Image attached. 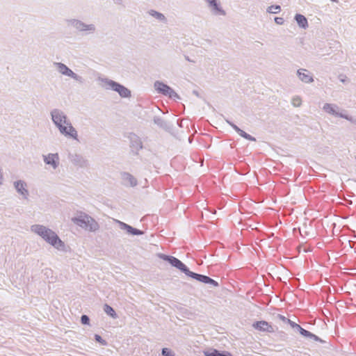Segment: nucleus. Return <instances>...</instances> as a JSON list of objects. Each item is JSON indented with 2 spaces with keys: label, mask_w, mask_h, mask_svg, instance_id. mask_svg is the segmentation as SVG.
Instances as JSON below:
<instances>
[{
  "label": "nucleus",
  "mask_w": 356,
  "mask_h": 356,
  "mask_svg": "<svg viewBox=\"0 0 356 356\" xmlns=\"http://www.w3.org/2000/svg\"><path fill=\"white\" fill-rule=\"evenodd\" d=\"M42 159L46 165L56 170L60 163V158L58 153H49L42 155Z\"/></svg>",
  "instance_id": "nucleus-10"
},
{
  "label": "nucleus",
  "mask_w": 356,
  "mask_h": 356,
  "mask_svg": "<svg viewBox=\"0 0 356 356\" xmlns=\"http://www.w3.org/2000/svg\"><path fill=\"white\" fill-rule=\"evenodd\" d=\"M266 11L269 13L277 14L281 11V7L278 5L270 6L267 8Z\"/></svg>",
  "instance_id": "nucleus-21"
},
{
  "label": "nucleus",
  "mask_w": 356,
  "mask_h": 356,
  "mask_svg": "<svg viewBox=\"0 0 356 356\" xmlns=\"http://www.w3.org/2000/svg\"><path fill=\"white\" fill-rule=\"evenodd\" d=\"M127 227H128L129 229H132V227H130V226H127Z\"/></svg>",
  "instance_id": "nucleus-35"
},
{
  "label": "nucleus",
  "mask_w": 356,
  "mask_h": 356,
  "mask_svg": "<svg viewBox=\"0 0 356 356\" xmlns=\"http://www.w3.org/2000/svg\"><path fill=\"white\" fill-rule=\"evenodd\" d=\"M98 85L105 90H112L117 92L122 97L131 96V91L124 86L106 77H98L97 79Z\"/></svg>",
  "instance_id": "nucleus-4"
},
{
  "label": "nucleus",
  "mask_w": 356,
  "mask_h": 356,
  "mask_svg": "<svg viewBox=\"0 0 356 356\" xmlns=\"http://www.w3.org/2000/svg\"><path fill=\"white\" fill-rule=\"evenodd\" d=\"M15 187L19 192H20L22 195H24L26 191L24 187V183L22 181H18L15 183Z\"/></svg>",
  "instance_id": "nucleus-25"
},
{
  "label": "nucleus",
  "mask_w": 356,
  "mask_h": 356,
  "mask_svg": "<svg viewBox=\"0 0 356 356\" xmlns=\"http://www.w3.org/2000/svg\"><path fill=\"white\" fill-rule=\"evenodd\" d=\"M104 312L113 318H116V314L114 309L108 305H104Z\"/></svg>",
  "instance_id": "nucleus-23"
},
{
  "label": "nucleus",
  "mask_w": 356,
  "mask_h": 356,
  "mask_svg": "<svg viewBox=\"0 0 356 356\" xmlns=\"http://www.w3.org/2000/svg\"><path fill=\"white\" fill-rule=\"evenodd\" d=\"M294 19L300 28L306 29L308 27L307 19L303 15L296 14Z\"/></svg>",
  "instance_id": "nucleus-18"
},
{
  "label": "nucleus",
  "mask_w": 356,
  "mask_h": 356,
  "mask_svg": "<svg viewBox=\"0 0 356 356\" xmlns=\"http://www.w3.org/2000/svg\"><path fill=\"white\" fill-rule=\"evenodd\" d=\"M169 263L176 267L177 268L179 269L180 270H181L182 272H184L186 275L188 274L189 270L187 268V267L186 266L185 264H184L180 260H179L178 259L174 257H170V260H169Z\"/></svg>",
  "instance_id": "nucleus-16"
},
{
  "label": "nucleus",
  "mask_w": 356,
  "mask_h": 356,
  "mask_svg": "<svg viewBox=\"0 0 356 356\" xmlns=\"http://www.w3.org/2000/svg\"><path fill=\"white\" fill-rule=\"evenodd\" d=\"M162 354L164 356H175L174 353L171 350L166 348H163Z\"/></svg>",
  "instance_id": "nucleus-26"
},
{
  "label": "nucleus",
  "mask_w": 356,
  "mask_h": 356,
  "mask_svg": "<svg viewBox=\"0 0 356 356\" xmlns=\"http://www.w3.org/2000/svg\"><path fill=\"white\" fill-rule=\"evenodd\" d=\"M274 20H275V22L279 25L283 24L284 22V20L282 17H275Z\"/></svg>",
  "instance_id": "nucleus-29"
},
{
  "label": "nucleus",
  "mask_w": 356,
  "mask_h": 356,
  "mask_svg": "<svg viewBox=\"0 0 356 356\" xmlns=\"http://www.w3.org/2000/svg\"><path fill=\"white\" fill-rule=\"evenodd\" d=\"M288 321H289V323L291 324V325L292 327H297L296 326V325H295V324H296L295 323L291 322L290 320H288Z\"/></svg>",
  "instance_id": "nucleus-32"
},
{
  "label": "nucleus",
  "mask_w": 356,
  "mask_h": 356,
  "mask_svg": "<svg viewBox=\"0 0 356 356\" xmlns=\"http://www.w3.org/2000/svg\"><path fill=\"white\" fill-rule=\"evenodd\" d=\"M67 24L72 26L79 33L88 36L95 34L97 32V27L95 23L86 22L79 19H70L67 21Z\"/></svg>",
  "instance_id": "nucleus-3"
},
{
  "label": "nucleus",
  "mask_w": 356,
  "mask_h": 356,
  "mask_svg": "<svg viewBox=\"0 0 356 356\" xmlns=\"http://www.w3.org/2000/svg\"><path fill=\"white\" fill-rule=\"evenodd\" d=\"M296 326L299 329V331H300V333L304 336V337H314V334H312L311 332H309V331L303 329L302 327H300L299 325L298 324H295Z\"/></svg>",
  "instance_id": "nucleus-24"
},
{
  "label": "nucleus",
  "mask_w": 356,
  "mask_h": 356,
  "mask_svg": "<svg viewBox=\"0 0 356 356\" xmlns=\"http://www.w3.org/2000/svg\"><path fill=\"white\" fill-rule=\"evenodd\" d=\"M154 124L158 125L159 127H161L165 130L168 131L171 129V127L168 124V123L167 122H165V120H163L160 117H157V116L154 117Z\"/></svg>",
  "instance_id": "nucleus-19"
},
{
  "label": "nucleus",
  "mask_w": 356,
  "mask_h": 356,
  "mask_svg": "<svg viewBox=\"0 0 356 356\" xmlns=\"http://www.w3.org/2000/svg\"><path fill=\"white\" fill-rule=\"evenodd\" d=\"M54 66L60 74L72 79L79 84H83L84 83L85 80L83 77L73 72L65 64L60 62H55L54 63Z\"/></svg>",
  "instance_id": "nucleus-7"
},
{
  "label": "nucleus",
  "mask_w": 356,
  "mask_h": 356,
  "mask_svg": "<svg viewBox=\"0 0 356 356\" xmlns=\"http://www.w3.org/2000/svg\"><path fill=\"white\" fill-rule=\"evenodd\" d=\"M129 139L130 140L131 147L133 150L138 152L143 148V143L140 137L136 134L131 133L129 135Z\"/></svg>",
  "instance_id": "nucleus-14"
},
{
  "label": "nucleus",
  "mask_w": 356,
  "mask_h": 356,
  "mask_svg": "<svg viewBox=\"0 0 356 356\" xmlns=\"http://www.w3.org/2000/svg\"><path fill=\"white\" fill-rule=\"evenodd\" d=\"M50 115L54 124L62 136L79 141L78 132L64 111L54 108L51 111Z\"/></svg>",
  "instance_id": "nucleus-1"
},
{
  "label": "nucleus",
  "mask_w": 356,
  "mask_h": 356,
  "mask_svg": "<svg viewBox=\"0 0 356 356\" xmlns=\"http://www.w3.org/2000/svg\"><path fill=\"white\" fill-rule=\"evenodd\" d=\"M154 89L157 92L161 93L163 95L168 96L170 98L176 97L179 98L178 95L175 90L168 85L163 83L161 81H156L154 84Z\"/></svg>",
  "instance_id": "nucleus-9"
},
{
  "label": "nucleus",
  "mask_w": 356,
  "mask_h": 356,
  "mask_svg": "<svg viewBox=\"0 0 356 356\" xmlns=\"http://www.w3.org/2000/svg\"><path fill=\"white\" fill-rule=\"evenodd\" d=\"M332 1L337 2L338 0H331Z\"/></svg>",
  "instance_id": "nucleus-36"
},
{
  "label": "nucleus",
  "mask_w": 356,
  "mask_h": 356,
  "mask_svg": "<svg viewBox=\"0 0 356 356\" xmlns=\"http://www.w3.org/2000/svg\"><path fill=\"white\" fill-rule=\"evenodd\" d=\"M95 339L97 341L102 343V344H105L106 342L102 339V337L99 335H95Z\"/></svg>",
  "instance_id": "nucleus-31"
},
{
  "label": "nucleus",
  "mask_w": 356,
  "mask_h": 356,
  "mask_svg": "<svg viewBox=\"0 0 356 356\" xmlns=\"http://www.w3.org/2000/svg\"><path fill=\"white\" fill-rule=\"evenodd\" d=\"M72 220L77 225L90 232L96 231L99 228L98 223L86 214H81L80 216L73 218Z\"/></svg>",
  "instance_id": "nucleus-6"
},
{
  "label": "nucleus",
  "mask_w": 356,
  "mask_h": 356,
  "mask_svg": "<svg viewBox=\"0 0 356 356\" xmlns=\"http://www.w3.org/2000/svg\"><path fill=\"white\" fill-rule=\"evenodd\" d=\"M3 177V168L0 166V178Z\"/></svg>",
  "instance_id": "nucleus-34"
},
{
  "label": "nucleus",
  "mask_w": 356,
  "mask_h": 356,
  "mask_svg": "<svg viewBox=\"0 0 356 356\" xmlns=\"http://www.w3.org/2000/svg\"><path fill=\"white\" fill-rule=\"evenodd\" d=\"M149 14L155 17L156 19H157L160 22H166V18L165 17V15L161 13H159L156 10H150L149 11Z\"/></svg>",
  "instance_id": "nucleus-20"
},
{
  "label": "nucleus",
  "mask_w": 356,
  "mask_h": 356,
  "mask_svg": "<svg viewBox=\"0 0 356 356\" xmlns=\"http://www.w3.org/2000/svg\"><path fill=\"white\" fill-rule=\"evenodd\" d=\"M171 256H168L165 254H159V257L165 261H168L169 262L170 258Z\"/></svg>",
  "instance_id": "nucleus-30"
},
{
  "label": "nucleus",
  "mask_w": 356,
  "mask_h": 356,
  "mask_svg": "<svg viewBox=\"0 0 356 356\" xmlns=\"http://www.w3.org/2000/svg\"><path fill=\"white\" fill-rule=\"evenodd\" d=\"M115 3L116 4H120L122 2V0H113Z\"/></svg>",
  "instance_id": "nucleus-33"
},
{
  "label": "nucleus",
  "mask_w": 356,
  "mask_h": 356,
  "mask_svg": "<svg viewBox=\"0 0 356 356\" xmlns=\"http://www.w3.org/2000/svg\"><path fill=\"white\" fill-rule=\"evenodd\" d=\"M291 104L294 107H300L302 104V98L298 95L293 97Z\"/></svg>",
  "instance_id": "nucleus-22"
},
{
  "label": "nucleus",
  "mask_w": 356,
  "mask_h": 356,
  "mask_svg": "<svg viewBox=\"0 0 356 356\" xmlns=\"http://www.w3.org/2000/svg\"><path fill=\"white\" fill-rule=\"evenodd\" d=\"M297 76L305 83H311L314 81L312 74L306 69L301 68L298 70Z\"/></svg>",
  "instance_id": "nucleus-12"
},
{
  "label": "nucleus",
  "mask_w": 356,
  "mask_h": 356,
  "mask_svg": "<svg viewBox=\"0 0 356 356\" xmlns=\"http://www.w3.org/2000/svg\"><path fill=\"white\" fill-rule=\"evenodd\" d=\"M207 3L208 9L213 16H225L226 11L223 9L219 0H204Z\"/></svg>",
  "instance_id": "nucleus-8"
},
{
  "label": "nucleus",
  "mask_w": 356,
  "mask_h": 356,
  "mask_svg": "<svg viewBox=\"0 0 356 356\" xmlns=\"http://www.w3.org/2000/svg\"><path fill=\"white\" fill-rule=\"evenodd\" d=\"M69 159L74 165L80 167H86L88 163V160L85 157H83L81 154L76 153L70 154Z\"/></svg>",
  "instance_id": "nucleus-11"
},
{
  "label": "nucleus",
  "mask_w": 356,
  "mask_h": 356,
  "mask_svg": "<svg viewBox=\"0 0 356 356\" xmlns=\"http://www.w3.org/2000/svg\"><path fill=\"white\" fill-rule=\"evenodd\" d=\"M31 230L41 236L47 242L55 248L60 249L64 247V243L58 237L56 234L49 229L40 225H35L31 227Z\"/></svg>",
  "instance_id": "nucleus-2"
},
{
  "label": "nucleus",
  "mask_w": 356,
  "mask_h": 356,
  "mask_svg": "<svg viewBox=\"0 0 356 356\" xmlns=\"http://www.w3.org/2000/svg\"><path fill=\"white\" fill-rule=\"evenodd\" d=\"M322 109L329 115L346 119L352 124H356V118L348 115L345 110H341L340 111L339 107L335 104L325 103L323 106Z\"/></svg>",
  "instance_id": "nucleus-5"
},
{
  "label": "nucleus",
  "mask_w": 356,
  "mask_h": 356,
  "mask_svg": "<svg viewBox=\"0 0 356 356\" xmlns=\"http://www.w3.org/2000/svg\"><path fill=\"white\" fill-rule=\"evenodd\" d=\"M206 356H219L220 352L217 350H212L211 351H208L204 353Z\"/></svg>",
  "instance_id": "nucleus-27"
},
{
  "label": "nucleus",
  "mask_w": 356,
  "mask_h": 356,
  "mask_svg": "<svg viewBox=\"0 0 356 356\" xmlns=\"http://www.w3.org/2000/svg\"><path fill=\"white\" fill-rule=\"evenodd\" d=\"M81 323L83 324H88L89 323V318L86 315H83L81 318Z\"/></svg>",
  "instance_id": "nucleus-28"
},
{
  "label": "nucleus",
  "mask_w": 356,
  "mask_h": 356,
  "mask_svg": "<svg viewBox=\"0 0 356 356\" xmlns=\"http://www.w3.org/2000/svg\"><path fill=\"white\" fill-rule=\"evenodd\" d=\"M227 123L229 124L241 137L251 141H256V138L250 134H247L242 129H241L239 127H238L236 124L232 123V122L229 120H226Z\"/></svg>",
  "instance_id": "nucleus-17"
},
{
  "label": "nucleus",
  "mask_w": 356,
  "mask_h": 356,
  "mask_svg": "<svg viewBox=\"0 0 356 356\" xmlns=\"http://www.w3.org/2000/svg\"><path fill=\"white\" fill-rule=\"evenodd\" d=\"M252 326L261 332H273L275 331L273 325L266 321H257L252 324Z\"/></svg>",
  "instance_id": "nucleus-13"
},
{
  "label": "nucleus",
  "mask_w": 356,
  "mask_h": 356,
  "mask_svg": "<svg viewBox=\"0 0 356 356\" xmlns=\"http://www.w3.org/2000/svg\"><path fill=\"white\" fill-rule=\"evenodd\" d=\"M187 275L193 277V278H195L197 280L200 281V282H204V283H209V284H213L214 286H217L218 284V282H216L215 280H212L211 278L207 277V276H205V275H200V274H197V273H193L191 271H188Z\"/></svg>",
  "instance_id": "nucleus-15"
}]
</instances>
